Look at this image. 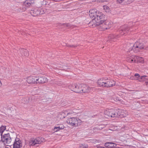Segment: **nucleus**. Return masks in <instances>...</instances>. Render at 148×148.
Here are the masks:
<instances>
[{
	"label": "nucleus",
	"mask_w": 148,
	"mask_h": 148,
	"mask_svg": "<svg viewBox=\"0 0 148 148\" xmlns=\"http://www.w3.org/2000/svg\"><path fill=\"white\" fill-rule=\"evenodd\" d=\"M104 114L105 117H123L126 116L127 114L125 113L124 110H108L104 111Z\"/></svg>",
	"instance_id": "nucleus-1"
},
{
	"label": "nucleus",
	"mask_w": 148,
	"mask_h": 148,
	"mask_svg": "<svg viewBox=\"0 0 148 148\" xmlns=\"http://www.w3.org/2000/svg\"><path fill=\"white\" fill-rule=\"evenodd\" d=\"M89 15L90 17L93 20L92 22L90 23V24H92V23H95L97 22L98 23H99V20H103V18L105 16L104 14L101 12H99L95 9L91 10L89 11Z\"/></svg>",
	"instance_id": "nucleus-2"
},
{
	"label": "nucleus",
	"mask_w": 148,
	"mask_h": 148,
	"mask_svg": "<svg viewBox=\"0 0 148 148\" xmlns=\"http://www.w3.org/2000/svg\"><path fill=\"white\" fill-rule=\"evenodd\" d=\"M97 84L100 87L109 88L114 86L115 84V82L112 79H110L108 78H103L99 79L98 80Z\"/></svg>",
	"instance_id": "nucleus-3"
},
{
	"label": "nucleus",
	"mask_w": 148,
	"mask_h": 148,
	"mask_svg": "<svg viewBox=\"0 0 148 148\" xmlns=\"http://www.w3.org/2000/svg\"><path fill=\"white\" fill-rule=\"evenodd\" d=\"M67 122L72 126L77 127L81 125L82 121L78 118L72 117L70 118L67 119Z\"/></svg>",
	"instance_id": "nucleus-4"
},
{
	"label": "nucleus",
	"mask_w": 148,
	"mask_h": 148,
	"mask_svg": "<svg viewBox=\"0 0 148 148\" xmlns=\"http://www.w3.org/2000/svg\"><path fill=\"white\" fill-rule=\"evenodd\" d=\"M1 141L5 145L10 146L12 141V139L9 134H5L2 136Z\"/></svg>",
	"instance_id": "nucleus-5"
},
{
	"label": "nucleus",
	"mask_w": 148,
	"mask_h": 148,
	"mask_svg": "<svg viewBox=\"0 0 148 148\" xmlns=\"http://www.w3.org/2000/svg\"><path fill=\"white\" fill-rule=\"evenodd\" d=\"M105 16H104V17L103 18V19L102 20V21L99 20V22L98 23L97 22L96 23H95L92 24V26L93 27H94L96 26H99L100 29L101 30H106L105 28ZM101 20L100 19V20Z\"/></svg>",
	"instance_id": "nucleus-6"
},
{
	"label": "nucleus",
	"mask_w": 148,
	"mask_h": 148,
	"mask_svg": "<svg viewBox=\"0 0 148 148\" xmlns=\"http://www.w3.org/2000/svg\"><path fill=\"white\" fill-rule=\"evenodd\" d=\"M44 141V138L38 137L35 139H33L30 140L29 142V145H30L33 146L36 144H40Z\"/></svg>",
	"instance_id": "nucleus-7"
},
{
	"label": "nucleus",
	"mask_w": 148,
	"mask_h": 148,
	"mask_svg": "<svg viewBox=\"0 0 148 148\" xmlns=\"http://www.w3.org/2000/svg\"><path fill=\"white\" fill-rule=\"evenodd\" d=\"M48 82V79L45 76L36 77V84H42Z\"/></svg>",
	"instance_id": "nucleus-8"
},
{
	"label": "nucleus",
	"mask_w": 148,
	"mask_h": 148,
	"mask_svg": "<svg viewBox=\"0 0 148 148\" xmlns=\"http://www.w3.org/2000/svg\"><path fill=\"white\" fill-rule=\"evenodd\" d=\"M13 148H21V141L19 138H16L13 144Z\"/></svg>",
	"instance_id": "nucleus-9"
},
{
	"label": "nucleus",
	"mask_w": 148,
	"mask_h": 148,
	"mask_svg": "<svg viewBox=\"0 0 148 148\" xmlns=\"http://www.w3.org/2000/svg\"><path fill=\"white\" fill-rule=\"evenodd\" d=\"M82 93L88 92L92 90V88L86 85L82 84Z\"/></svg>",
	"instance_id": "nucleus-10"
},
{
	"label": "nucleus",
	"mask_w": 148,
	"mask_h": 148,
	"mask_svg": "<svg viewBox=\"0 0 148 148\" xmlns=\"http://www.w3.org/2000/svg\"><path fill=\"white\" fill-rule=\"evenodd\" d=\"M40 10L38 8H36L30 11V13L34 16H36L40 14Z\"/></svg>",
	"instance_id": "nucleus-11"
},
{
	"label": "nucleus",
	"mask_w": 148,
	"mask_h": 148,
	"mask_svg": "<svg viewBox=\"0 0 148 148\" xmlns=\"http://www.w3.org/2000/svg\"><path fill=\"white\" fill-rule=\"evenodd\" d=\"M36 76L29 77L27 78V81L29 84H36Z\"/></svg>",
	"instance_id": "nucleus-12"
},
{
	"label": "nucleus",
	"mask_w": 148,
	"mask_h": 148,
	"mask_svg": "<svg viewBox=\"0 0 148 148\" xmlns=\"http://www.w3.org/2000/svg\"><path fill=\"white\" fill-rule=\"evenodd\" d=\"M119 36H116L113 34L110 35L108 36V40L110 41H115L119 38Z\"/></svg>",
	"instance_id": "nucleus-13"
},
{
	"label": "nucleus",
	"mask_w": 148,
	"mask_h": 148,
	"mask_svg": "<svg viewBox=\"0 0 148 148\" xmlns=\"http://www.w3.org/2000/svg\"><path fill=\"white\" fill-rule=\"evenodd\" d=\"M135 58L134 60V63L138 62L142 63H143L144 62V60L143 58L137 56H135Z\"/></svg>",
	"instance_id": "nucleus-14"
},
{
	"label": "nucleus",
	"mask_w": 148,
	"mask_h": 148,
	"mask_svg": "<svg viewBox=\"0 0 148 148\" xmlns=\"http://www.w3.org/2000/svg\"><path fill=\"white\" fill-rule=\"evenodd\" d=\"M129 30V27L127 26H125L121 27L120 28L119 30L121 31V32H120L121 34H122V35H123L125 34V32L128 31Z\"/></svg>",
	"instance_id": "nucleus-15"
},
{
	"label": "nucleus",
	"mask_w": 148,
	"mask_h": 148,
	"mask_svg": "<svg viewBox=\"0 0 148 148\" xmlns=\"http://www.w3.org/2000/svg\"><path fill=\"white\" fill-rule=\"evenodd\" d=\"M135 56L132 55L128 56L126 58L127 61L130 63H134V58H135Z\"/></svg>",
	"instance_id": "nucleus-16"
},
{
	"label": "nucleus",
	"mask_w": 148,
	"mask_h": 148,
	"mask_svg": "<svg viewBox=\"0 0 148 148\" xmlns=\"http://www.w3.org/2000/svg\"><path fill=\"white\" fill-rule=\"evenodd\" d=\"M82 84L77 85L76 84V87L75 88V92L77 93H82Z\"/></svg>",
	"instance_id": "nucleus-17"
},
{
	"label": "nucleus",
	"mask_w": 148,
	"mask_h": 148,
	"mask_svg": "<svg viewBox=\"0 0 148 148\" xmlns=\"http://www.w3.org/2000/svg\"><path fill=\"white\" fill-rule=\"evenodd\" d=\"M68 113L66 111H64L61 113L59 115L60 119H63L68 114Z\"/></svg>",
	"instance_id": "nucleus-18"
},
{
	"label": "nucleus",
	"mask_w": 148,
	"mask_h": 148,
	"mask_svg": "<svg viewBox=\"0 0 148 148\" xmlns=\"http://www.w3.org/2000/svg\"><path fill=\"white\" fill-rule=\"evenodd\" d=\"M64 128V126L62 125H57L54 128V130L55 132H57L60 130H62Z\"/></svg>",
	"instance_id": "nucleus-19"
},
{
	"label": "nucleus",
	"mask_w": 148,
	"mask_h": 148,
	"mask_svg": "<svg viewBox=\"0 0 148 148\" xmlns=\"http://www.w3.org/2000/svg\"><path fill=\"white\" fill-rule=\"evenodd\" d=\"M147 77V75H144L140 76L138 78L136 79L138 80L140 82H142L144 81H147V79L146 78Z\"/></svg>",
	"instance_id": "nucleus-20"
},
{
	"label": "nucleus",
	"mask_w": 148,
	"mask_h": 148,
	"mask_svg": "<svg viewBox=\"0 0 148 148\" xmlns=\"http://www.w3.org/2000/svg\"><path fill=\"white\" fill-rule=\"evenodd\" d=\"M106 30L108 29L112 26V23L109 21H106L105 19Z\"/></svg>",
	"instance_id": "nucleus-21"
},
{
	"label": "nucleus",
	"mask_w": 148,
	"mask_h": 148,
	"mask_svg": "<svg viewBox=\"0 0 148 148\" xmlns=\"http://www.w3.org/2000/svg\"><path fill=\"white\" fill-rule=\"evenodd\" d=\"M144 49L143 47H133L132 50L135 53H137L139 51V49Z\"/></svg>",
	"instance_id": "nucleus-22"
},
{
	"label": "nucleus",
	"mask_w": 148,
	"mask_h": 148,
	"mask_svg": "<svg viewBox=\"0 0 148 148\" xmlns=\"http://www.w3.org/2000/svg\"><path fill=\"white\" fill-rule=\"evenodd\" d=\"M24 5L27 7L32 6L33 3L31 1H26L24 3Z\"/></svg>",
	"instance_id": "nucleus-23"
},
{
	"label": "nucleus",
	"mask_w": 148,
	"mask_h": 148,
	"mask_svg": "<svg viewBox=\"0 0 148 148\" xmlns=\"http://www.w3.org/2000/svg\"><path fill=\"white\" fill-rule=\"evenodd\" d=\"M144 45V43H142L141 42V41H139L137 42H136L135 44H134L133 45V46H143Z\"/></svg>",
	"instance_id": "nucleus-24"
},
{
	"label": "nucleus",
	"mask_w": 148,
	"mask_h": 148,
	"mask_svg": "<svg viewBox=\"0 0 148 148\" xmlns=\"http://www.w3.org/2000/svg\"><path fill=\"white\" fill-rule=\"evenodd\" d=\"M76 84H70L69 86V88L71 90L75 92V88L76 87Z\"/></svg>",
	"instance_id": "nucleus-25"
},
{
	"label": "nucleus",
	"mask_w": 148,
	"mask_h": 148,
	"mask_svg": "<svg viewBox=\"0 0 148 148\" xmlns=\"http://www.w3.org/2000/svg\"><path fill=\"white\" fill-rule=\"evenodd\" d=\"M134 0H117V1L119 3H121L123 2V1H128V3L129 4L130 3H131L132 2H133Z\"/></svg>",
	"instance_id": "nucleus-26"
},
{
	"label": "nucleus",
	"mask_w": 148,
	"mask_h": 148,
	"mask_svg": "<svg viewBox=\"0 0 148 148\" xmlns=\"http://www.w3.org/2000/svg\"><path fill=\"white\" fill-rule=\"evenodd\" d=\"M104 9L105 10V11L106 12H110V10L109 8L107 5H104L103 6Z\"/></svg>",
	"instance_id": "nucleus-27"
},
{
	"label": "nucleus",
	"mask_w": 148,
	"mask_h": 148,
	"mask_svg": "<svg viewBox=\"0 0 148 148\" xmlns=\"http://www.w3.org/2000/svg\"><path fill=\"white\" fill-rule=\"evenodd\" d=\"M6 129L5 126H2L0 127V133L1 135L2 134L3 132Z\"/></svg>",
	"instance_id": "nucleus-28"
},
{
	"label": "nucleus",
	"mask_w": 148,
	"mask_h": 148,
	"mask_svg": "<svg viewBox=\"0 0 148 148\" xmlns=\"http://www.w3.org/2000/svg\"><path fill=\"white\" fill-rule=\"evenodd\" d=\"M104 127V125H99L98 126L96 127L95 128H94V130H95V129L99 130H102L103 127Z\"/></svg>",
	"instance_id": "nucleus-29"
},
{
	"label": "nucleus",
	"mask_w": 148,
	"mask_h": 148,
	"mask_svg": "<svg viewBox=\"0 0 148 148\" xmlns=\"http://www.w3.org/2000/svg\"><path fill=\"white\" fill-rule=\"evenodd\" d=\"M24 54L25 56H27L29 55L28 51L26 49L23 50Z\"/></svg>",
	"instance_id": "nucleus-30"
},
{
	"label": "nucleus",
	"mask_w": 148,
	"mask_h": 148,
	"mask_svg": "<svg viewBox=\"0 0 148 148\" xmlns=\"http://www.w3.org/2000/svg\"><path fill=\"white\" fill-rule=\"evenodd\" d=\"M30 100V97H27L24 99V101L26 103H28Z\"/></svg>",
	"instance_id": "nucleus-31"
},
{
	"label": "nucleus",
	"mask_w": 148,
	"mask_h": 148,
	"mask_svg": "<svg viewBox=\"0 0 148 148\" xmlns=\"http://www.w3.org/2000/svg\"><path fill=\"white\" fill-rule=\"evenodd\" d=\"M113 143H106L105 144V145L106 146V148H109V146H110V145H112Z\"/></svg>",
	"instance_id": "nucleus-32"
},
{
	"label": "nucleus",
	"mask_w": 148,
	"mask_h": 148,
	"mask_svg": "<svg viewBox=\"0 0 148 148\" xmlns=\"http://www.w3.org/2000/svg\"><path fill=\"white\" fill-rule=\"evenodd\" d=\"M107 1V0H97V2H103Z\"/></svg>",
	"instance_id": "nucleus-33"
},
{
	"label": "nucleus",
	"mask_w": 148,
	"mask_h": 148,
	"mask_svg": "<svg viewBox=\"0 0 148 148\" xmlns=\"http://www.w3.org/2000/svg\"><path fill=\"white\" fill-rule=\"evenodd\" d=\"M134 76L136 77V79L138 78L140 76V75L138 73L135 74L134 75Z\"/></svg>",
	"instance_id": "nucleus-34"
},
{
	"label": "nucleus",
	"mask_w": 148,
	"mask_h": 148,
	"mask_svg": "<svg viewBox=\"0 0 148 148\" xmlns=\"http://www.w3.org/2000/svg\"><path fill=\"white\" fill-rule=\"evenodd\" d=\"M86 146L84 145H81L80 147H79V148H86Z\"/></svg>",
	"instance_id": "nucleus-35"
},
{
	"label": "nucleus",
	"mask_w": 148,
	"mask_h": 148,
	"mask_svg": "<svg viewBox=\"0 0 148 148\" xmlns=\"http://www.w3.org/2000/svg\"><path fill=\"white\" fill-rule=\"evenodd\" d=\"M115 96H113V97H112V98L113 99V100L114 101H116L117 100V98H115Z\"/></svg>",
	"instance_id": "nucleus-36"
},
{
	"label": "nucleus",
	"mask_w": 148,
	"mask_h": 148,
	"mask_svg": "<svg viewBox=\"0 0 148 148\" xmlns=\"http://www.w3.org/2000/svg\"><path fill=\"white\" fill-rule=\"evenodd\" d=\"M97 148H108L103 147L101 146H99L98 147H97Z\"/></svg>",
	"instance_id": "nucleus-37"
},
{
	"label": "nucleus",
	"mask_w": 148,
	"mask_h": 148,
	"mask_svg": "<svg viewBox=\"0 0 148 148\" xmlns=\"http://www.w3.org/2000/svg\"><path fill=\"white\" fill-rule=\"evenodd\" d=\"M146 85H148V80L145 82Z\"/></svg>",
	"instance_id": "nucleus-38"
},
{
	"label": "nucleus",
	"mask_w": 148,
	"mask_h": 148,
	"mask_svg": "<svg viewBox=\"0 0 148 148\" xmlns=\"http://www.w3.org/2000/svg\"><path fill=\"white\" fill-rule=\"evenodd\" d=\"M1 85H2V84H1V80H0V87L1 86Z\"/></svg>",
	"instance_id": "nucleus-39"
},
{
	"label": "nucleus",
	"mask_w": 148,
	"mask_h": 148,
	"mask_svg": "<svg viewBox=\"0 0 148 148\" xmlns=\"http://www.w3.org/2000/svg\"><path fill=\"white\" fill-rule=\"evenodd\" d=\"M145 131L146 132H148V129H146V130H145Z\"/></svg>",
	"instance_id": "nucleus-40"
},
{
	"label": "nucleus",
	"mask_w": 148,
	"mask_h": 148,
	"mask_svg": "<svg viewBox=\"0 0 148 148\" xmlns=\"http://www.w3.org/2000/svg\"><path fill=\"white\" fill-rule=\"evenodd\" d=\"M64 25H66V26H68V24H64Z\"/></svg>",
	"instance_id": "nucleus-41"
}]
</instances>
